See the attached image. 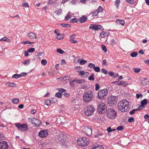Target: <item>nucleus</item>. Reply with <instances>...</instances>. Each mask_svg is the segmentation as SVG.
<instances>
[{
	"instance_id": "9b49d317",
	"label": "nucleus",
	"mask_w": 149,
	"mask_h": 149,
	"mask_svg": "<svg viewBox=\"0 0 149 149\" xmlns=\"http://www.w3.org/2000/svg\"><path fill=\"white\" fill-rule=\"evenodd\" d=\"M9 146L7 142L4 141L0 142V149H8Z\"/></svg>"
},
{
	"instance_id": "423d86ee",
	"label": "nucleus",
	"mask_w": 149,
	"mask_h": 149,
	"mask_svg": "<svg viewBox=\"0 0 149 149\" xmlns=\"http://www.w3.org/2000/svg\"><path fill=\"white\" fill-rule=\"evenodd\" d=\"M97 108V111L100 113L104 114L107 111L106 106L104 103H99Z\"/></svg>"
},
{
	"instance_id": "f704fd0d",
	"label": "nucleus",
	"mask_w": 149,
	"mask_h": 149,
	"mask_svg": "<svg viewBox=\"0 0 149 149\" xmlns=\"http://www.w3.org/2000/svg\"><path fill=\"white\" fill-rule=\"evenodd\" d=\"M61 25L62 27H70L71 26L69 24H64V23L61 24Z\"/></svg>"
},
{
	"instance_id": "b1692460",
	"label": "nucleus",
	"mask_w": 149,
	"mask_h": 149,
	"mask_svg": "<svg viewBox=\"0 0 149 149\" xmlns=\"http://www.w3.org/2000/svg\"><path fill=\"white\" fill-rule=\"evenodd\" d=\"M6 85L10 87H15L16 86V84L14 83L11 82H7L6 83Z\"/></svg>"
},
{
	"instance_id": "864d4df0",
	"label": "nucleus",
	"mask_w": 149,
	"mask_h": 149,
	"mask_svg": "<svg viewBox=\"0 0 149 149\" xmlns=\"http://www.w3.org/2000/svg\"><path fill=\"white\" fill-rule=\"evenodd\" d=\"M123 129V127L122 126H120L118 127L117 128L116 130L120 131H122Z\"/></svg>"
},
{
	"instance_id": "2f4dec72",
	"label": "nucleus",
	"mask_w": 149,
	"mask_h": 149,
	"mask_svg": "<svg viewBox=\"0 0 149 149\" xmlns=\"http://www.w3.org/2000/svg\"><path fill=\"white\" fill-rule=\"evenodd\" d=\"M79 21L78 19L76 18H74L70 20V22L71 23H74L75 22H77Z\"/></svg>"
},
{
	"instance_id": "338daca9",
	"label": "nucleus",
	"mask_w": 149,
	"mask_h": 149,
	"mask_svg": "<svg viewBox=\"0 0 149 149\" xmlns=\"http://www.w3.org/2000/svg\"><path fill=\"white\" fill-rule=\"evenodd\" d=\"M4 137V135L2 133H0V140H1L3 139Z\"/></svg>"
},
{
	"instance_id": "6ab92c4d",
	"label": "nucleus",
	"mask_w": 149,
	"mask_h": 149,
	"mask_svg": "<svg viewBox=\"0 0 149 149\" xmlns=\"http://www.w3.org/2000/svg\"><path fill=\"white\" fill-rule=\"evenodd\" d=\"M76 37V35L75 34H72L70 37V41L71 42H72L73 43H75L77 42V41L74 40V39L75 37Z\"/></svg>"
},
{
	"instance_id": "bf43d9fd",
	"label": "nucleus",
	"mask_w": 149,
	"mask_h": 149,
	"mask_svg": "<svg viewBox=\"0 0 149 149\" xmlns=\"http://www.w3.org/2000/svg\"><path fill=\"white\" fill-rule=\"evenodd\" d=\"M102 49L104 51V52H107V49L106 47L104 45H102Z\"/></svg>"
},
{
	"instance_id": "393cba45",
	"label": "nucleus",
	"mask_w": 149,
	"mask_h": 149,
	"mask_svg": "<svg viewBox=\"0 0 149 149\" xmlns=\"http://www.w3.org/2000/svg\"><path fill=\"white\" fill-rule=\"evenodd\" d=\"M147 102L148 100L147 99H144L141 102V105L142 106H144L147 103Z\"/></svg>"
},
{
	"instance_id": "5701e85b",
	"label": "nucleus",
	"mask_w": 149,
	"mask_h": 149,
	"mask_svg": "<svg viewBox=\"0 0 149 149\" xmlns=\"http://www.w3.org/2000/svg\"><path fill=\"white\" fill-rule=\"evenodd\" d=\"M72 13L70 12H69L66 16L65 17V20H68L69 19L71 18L72 15Z\"/></svg>"
},
{
	"instance_id": "9d476101",
	"label": "nucleus",
	"mask_w": 149,
	"mask_h": 149,
	"mask_svg": "<svg viewBox=\"0 0 149 149\" xmlns=\"http://www.w3.org/2000/svg\"><path fill=\"white\" fill-rule=\"evenodd\" d=\"M58 140L60 143L63 146L66 145L67 142L65 141V135L60 134L58 136Z\"/></svg>"
},
{
	"instance_id": "c03bdc74",
	"label": "nucleus",
	"mask_w": 149,
	"mask_h": 149,
	"mask_svg": "<svg viewBox=\"0 0 149 149\" xmlns=\"http://www.w3.org/2000/svg\"><path fill=\"white\" fill-rule=\"evenodd\" d=\"M127 2L130 4H133L135 1V0H126Z\"/></svg>"
},
{
	"instance_id": "dca6fc26",
	"label": "nucleus",
	"mask_w": 149,
	"mask_h": 149,
	"mask_svg": "<svg viewBox=\"0 0 149 149\" xmlns=\"http://www.w3.org/2000/svg\"><path fill=\"white\" fill-rule=\"evenodd\" d=\"M109 34V33L107 31H102L100 33V36L102 38H105Z\"/></svg>"
},
{
	"instance_id": "5fc2aeb1",
	"label": "nucleus",
	"mask_w": 149,
	"mask_h": 149,
	"mask_svg": "<svg viewBox=\"0 0 149 149\" xmlns=\"http://www.w3.org/2000/svg\"><path fill=\"white\" fill-rule=\"evenodd\" d=\"M35 49L34 48H30L28 49V51L29 53L33 52H34Z\"/></svg>"
},
{
	"instance_id": "c9c22d12",
	"label": "nucleus",
	"mask_w": 149,
	"mask_h": 149,
	"mask_svg": "<svg viewBox=\"0 0 149 149\" xmlns=\"http://www.w3.org/2000/svg\"><path fill=\"white\" fill-rule=\"evenodd\" d=\"M98 13V11L96 10L91 13L90 15H92L94 16H95L97 15Z\"/></svg>"
},
{
	"instance_id": "c85d7f7f",
	"label": "nucleus",
	"mask_w": 149,
	"mask_h": 149,
	"mask_svg": "<svg viewBox=\"0 0 149 149\" xmlns=\"http://www.w3.org/2000/svg\"><path fill=\"white\" fill-rule=\"evenodd\" d=\"M28 121L30 123H31L32 125H33V123L35 120V118H28Z\"/></svg>"
},
{
	"instance_id": "a18cd8bd",
	"label": "nucleus",
	"mask_w": 149,
	"mask_h": 149,
	"mask_svg": "<svg viewBox=\"0 0 149 149\" xmlns=\"http://www.w3.org/2000/svg\"><path fill=\"white\" fill-rule=\"evenodd\" d=\"M141 70V69L139 68H133V71L136 73H139L140 71Z\"/></svg>"
},
{
	"instance_id": "f257e3e1",
	"label": "nucleus",
	"mask_w": 149,
	"mask_h": 149,
	"mask_svg": "<svg viewBox=\"0 0 149 149\" xmlns=\"http://www.w3.org/2000/svg\"><path fill=\"white\" fill-rule=\"evenodd\" d=\"M129 106V102L127 100L123 99L118 104V110L122 112L127 111Z\"/></svg>"
},
{
	"instance_id": "e433bc0d",
	"label": "nucleus",
	"mask_w": 149,
	"mask_h": 149,
	"mask_svg": "<svg viewBox=\"0 0 149 149\" xmlns=\"http://www.w3.org/2000/svg\"><path fill=\"white\" fill-rule=\"evenodd\" d=\"M63 94L60 92H58L56 93L55 96V97H57L58 98H61Z\"/></svg>"
},
{
	"instance_id": "473e14b6",
	"label": "nucleus",
	"mask_w": 149,
	"mask_h": 149,
	"mask_svg": "<svg viewBox=\"0 0 149 149\" xmlns=\"http://www.w3.org/2000/svg\"><path fill=\"white\" fill-rule=\"evenodd\" d=\"M12 102L15 104H17L19 102V100L17 98H13L12 100Z\"/></svg>"
},
{
	"instance_id": "6e6d98bb",
	"label": "nucleus",
	"mask_w": 149,
	"mask_h": 149,
	"mask_svg": "<svg viewBox=\"0 0 149 149\" xmlns=\"http://www.w3.org/2000/svg\"><path fill=\"white\" fill-rule=\"evenodd\" d=\"M103 135V133H102L98 132L97 134H96L95 135V137H97L99 136H102Z\"/></svg>"
},
{
	"instance_id": "cd10ccee",
	"label": "nucleus",
	"mask_w": 149,
	"mask_h": 149,
	"mask_svg": "<svg viewBox=\"0 0 149 149\" xmlns=\"http://www.w3.org/2000/svg\"><path fill=\"white\" fill-rule=\"evenodd\" d=\"M1 41H5L8 42H10V40L6 37H4L0 40Z\"/></svg>"
},
{
	"instance_id": "72a5a7b5",
	"label": "nucleus",
	"mask_w": 149,
	"mask_h": 149,
	"mask_svg": "<svg viewBox=\"0 0 149 149\" xmlns=\"http://www.w3.org/2000/svg\"><path fill=\"white\" fill-rule=\"evenodd\" d=\"M51 103V100H45V104L49 106Z\"/></svg>"
},
{
	"instance_id": "6e6552de",
	"label": "nucleus",
	"mask_w": 149,
	"mask_h": 149,
	"mask_svg": "<svg viewBox=\"0 0 149 149\" xmlns=\"http://www.w3.org/2000/svg\"><path fill=\"white\" fill-rule=\"evenodd\" d=\"M95 111V109L92 105L88 106L86 110L85 111V114L89 116L92 115Z\"/></svg>"
},
{
	"instance_id": "4c0bfd02",
	"label": "nucleus",
	"mask_w": 149,
	"mask_h": 149,
	"mask_svg": "<svg viewBox=\"0 0 149 149\" xmlns=\"http://www.w3.org/2000/svg\"><path fill=\"white\" fill-rule=\"evenodd\" d=\"M95 66V65L93 63H89L88 65V67L91 68H94Z\"/></svg>"
},
{
	"instance_id": "ea45409f",
	"label": "nucleus",
	"mask_w": 149,
	"mask_h": 149,
	"mask_svg": "<svg viewBox=\"0 0 149 149\" xmlns=\"http://www.w3.org/2000/svg\"><path fill=\"white\" fill-rule=\"evenodd\" d=\"M56 51L57 52L60 54H63L64 53V51L62 49H56Z\"/></svg>"
},
{
	"instance_id": "37998d69",
	"label": "nucleus",
	"mask_w": 149,
	"mask_h": 149,
	"mask_svg": "<svg viewBox=\"0 0 149 149\" xmlns=\"http://www.w3.org/2000/svg\"><path fill=\"white\" fill-rule=\"evenodd\" d=\"M47 61L45 59H42L41 60V63L43 65H45L47 63Z\"/></svg>"
},
{
	"instance_id": "09e8293b",
	"label": "nucleus",
	"mask_w": 149,
	"mask_h": 149,
	"mask_svg": "<svg viewBox=\"0 0 149 149\" xmlns=\"http://www.w3.org/2000/svg\"><path fill=\"white\" fill-rule=\"evenodd\" d=\"M51 103H54L57 102V100L56 98L55 97H53L52 98V100H51Z\"/></svg>"
},
{
	"instance_id": "20e7f679",
	"label": "nucleus",
	"mask_w": 149,
	"mask_h": 149,
	"mask_svg": "<svg viewBox=\"0 0 149 149\" xmlns=\"http://www.w3.org/2000/svg\"><path fill=\"white\" fill-rule=\"evenodd\" d=\"M117 112L112 108L109 109L107 110V116L110 119H113L117 116Z\"/></svg>"
},
{
	"instance_id": "a211bd4d",
	"label": "nucleus",
	"mask_w": 149,
	"mask_h": 149,
	"mask_svg": "<svg viewBox=\"0 0 149 149\" xmlns=\"http://www.w3.org/2000/svg\"><path fill=\"white\" fill-rule=\"evenodd\" d=\"M41 123V121L40 120L35 118L33 125H34L38 127L40 126V125Z\"/></svg>"
},
{
	"instance_id": "0eeeda50",
	"label": "nucleus",
	"mask_w": 149,
	"mask_h": 149,
	"mask_svg": "<svg viewBox=\"0 0 149 149\" xmlns=\"http://www.w3.org/2000/svg\"><path fill=\"white\" fill-rule=\"evenodd\" d=\"M117 99L116 96H111L108 100L107 104L111 107L115 105L117 102Z\"/></svg>"
},
{
	"instance_id": "39448f33",
	"label": "nucleus",
	"mask_w": 149,
	"mask_h": 149,
	"mask_svg": "<svg viewBox=\"0 0 149 149\" xmlns=\"http://www.w3.org/2000/svg\"><path fill=\"white\" fill-rule=\"evenodd\" d=\"M108 93V91L104 89L99 91L98 92L97 98L99 99L102 100L106 97Z\"/></svg>"
},
{
	"instance_id": "a19ab883",
	"label": "nucleus",
	"mask_w": 149,
	"mask_h": 149,
	"mask_svg": "<svg viewBox=\"0 0 149 149\" xmlns=\"http://www.w3.org/2000/svg\"><path fill=\"white\" fill-rule=\"evenodd\" d=\"M128 85V83L124 81H122V86H126Z\"/></svg>"
},
{
	"instance_id": "a878e982",
	"label": "nucleus",
	"mask_w": 149,
	"mask_h": 149,
	"mask_svg": "<svg viewBox=\"0 0 149 149\" xmlns=\"http://www.w3.org/2000/svg\"><path fill=\"white\" fill-rule=\"evenodd\" d=\"M92 149H104L103 146L102 145H97L95 146Z\"/></svg>"
},
{
	"instance_id": "ddd939ff",
	"label": "nucleus",
	"mask_w": 149,
	"mask_h": 149,
	"mask_svg": "<svg viewBox=\"0 0 149 149\" xmlns=\"http://www.w3.org/2000/svg\"><path fill=\"white\" fill-rule=\"evenodd\" d=\"M91 26L89 27V29L95 31L98 30L99 29H101L102 26L100 25H94L93 24H91Z\"/></svg>"
},
{
	"instance_id": "f8f14e48",
	"label": "nucleus",
	"mask_w": 149,
	"mask_h": 149,
	"mask_svg": "<svg viewBox=\"0 0 149 149\" xmlns=\"http://www.w3.org/2000/svg\"><path fill=\"white\" fill-rule=\"evenodd\" d=\"M48 134V131L47 130H41L39 133V136L41 138L47 136Z\"/></svg>"
},
{
	"instance_id": "79ce46f5",
	"label": "nucleus",
	"mask_w": 149,
	"mask_h": 149,
	"mask_svg": "<svg viewBox=\"0 0 149 149\" xmlns=\"http://www.w3.org/2000/svg\"><path fill=\"white\" fill-rule=\"evenodd\" d=\"M94 70L95 71L97 72H99L100 71V68L98 67H95L94 68Z\"/></svg>"
},
{
	"instance_id": "8fccbe9b",
	"label": "nucleus",
	"mask_w": 149,
	"mask_h": 149,
	"mask_svg": "<svg viewBox=\"0 0 149 149\" xmlns=\"http://www.w3.org/2000/svg\"><path fill=\"white\" fill-rule=\"evenodd\" d=\"M134 119L133 117H131L130 118L128 119V121L129 123H132L134 122Z\"/></svg>"
},
{
	"instance_id": "4468645a",
	"label": "nucleus",
	"mask_w": 149,
	"mask_h": 149,
	"mask_svg": "<svg viewBox=\"0 0 149 149\" xmlns=\"http://www.w3.org/2000/svg\"><path fill=\"white\" fill-rule=\"evenodd\" d=\"M140 83L143 86H146L148 84V79L145 78H141L140 80Z\"/></svg>"
},
{
	"instance_id": "4d7b16f0",
	"label": "nucleus",
	"mask_w": 149,
	"mask_h": 149,
	"mask_svg": "<svg viewBox=\"0 0 149 149\" xmlns=\"http://www.w3.org/2000/svg\"><path fill=\"white\" fill-rule=\"evenodd\" d=\"M74 80L72 81H70V86L72 87H74Z\"/></svg>"
},
{
	"instance_id": "58836bf2",
	"label": "nucleus",
	"mask_w": 149,
	"mask_h": 149,
	"mask_svg": "<svg viewBox=\"0 0 149 149\" xmlns=\"http://www.w3.org/2000/svg\"><path fill=\"white\" fill-rule=\"evenodd\" d=\"M138 55L137 53L136 52H134L132 53H131L130 54L131 56L132 57H136Z\"/></svg>"
},
{
	"instance_id": "13d9d810",
	"label": "nucleus",
	"mask_w": 149,
	"mask_h": 149,
	"mask_svg": "<svg viewBox=\"0 0 149 149\" xmlns=\"http://www.w3.org/2000/svg\"><path fill=\"white\" fill-rule=\"evenodd\" d=\"M58 91L61 92H65L66 91V90L63 88H59L58 89Z\"/></svg>"
},
{
	"instance_id": "1a4fd4ad",
	"label": "nucleus",
	"mask_w": 149,
	"mask_h": 149,
	"mask_svg": "<svg viewBox=\"0 0 149 149\" xmlns=\"http://www.w3.org/2000/svg\"><path fill=\"white\" fill-rule=\"evenodd\" d=\"M88 142V141L85 137L79 138L77 140L78 145L83 146H86Z\"/></svg>"
},
{
	"instance_id": "774afa93",
	"label": "nucleus",
	"mask_w": 149,
	"mask_h": 149,
	"mask_svg": "<svg viewBox=\"0 0 149 149\" xmlns=\"http://www.w3.org/2000/svg\"><path fill=\"white\" fill-rule=\"evenodd\" d=\"M23 6L25 7H28L29 5L28 3H25L23 4Z\"/></svg>"
},
{
	"instance_id": "680f3d73",
	"label": "nucleus",
	"mask_w": 149,
	"mask_h": 149,
	"mask_svg": "<svg viewBox=\"0 0 149 149\" xmlns=\"http://www.w3.org/2000/svg\"><path fill=\"white\" fill-rule=\"evenodd\" d=\"M95 89L96 91L98 90L100 88V86L98 84H96L95 85Z\"/></svg>"
},
{
	"instance_id": "4be33fe9",
	"label": "nucleus",
	"mask_w": 149,
	"mask_h": 149,
	"mask_svg": "<svg viewBox=\"0 0 149 149\" xmlns=\"http://www.w3.org/2000/svg\"><path fill=\"white\" fill-rule=\"evenodd\" d=\"M87 19L86 16H83L80 18L79 22L81 23H82L86 21Z\"/></svg>"
},
{
	"instance_id": "603ef678",
	"label": "nucleus",
	"mask_w": 149,
	"mask_h": 149,
	"mask_svg": "<svg viewBox=\"0 0 149 149\" xmlns=\"http://www.w3.org/2000/svg\"><path fill=\"white\" fill-rule=\"evenodd\" d=\"M62 12V10L60 9L58 10H56L55 12V13L57 15H60L61 14Z\"/></svg>"
},
{
	"instance_id": "3c124183",
	"label": "nucleus",
	"mask_w": 149,
	"mask_h": 149,
	"mask_svg": "<svg viewBox=\"0 0 149 149\" xmlns=\"http://www.w3.org/2000/svg\"><path fill=\"white\" fill-rule=\"evenodd\" d=\"M103 10V9L101 6H100L98 8L97 10V11H98V13L101 12Z\"/></svg>"
},
{
	"instance_id": "69168bd1",
	"label": "nucleus",
	"mask_w": 149,
	"mask_h": 149,
	"mask_svg": "<svg viewBox=\"0 0 149 149\" xmlns=\"http://www.w3.org/2000/svg\"><path fill=\"white\" fill-rule=\"evenodd\" d=\"M138 109H134L133 110H132V111H130V113L131 114H133L134 113H135V111H136Z\"/></svg>"
},
{
	"instance_id": "bb28decb",
	"label": "nucleus",
	"mask_w": 149,
	"mask_h": 149,
	"mask_svg": "<svg viewBox=\"0 0 149 149\" xmlns=\"http://www.w3.org/2000/svg\"><path fill=\"white\" fill-rule=\"evenodd\" d=\"M30 61L31 59H28L24 61L22 63L25 65L27 66L29 64Z\"/></svg>"
},
{
	"instance_id": "de8ad7c7",
	"label": "nucleus",
	"mask_w": 149,
	"mask_h": 149,
	"mask_svg": "<svg viewBox=\"0 0 149 149\" xmlns=\"http://www.w3.org/2000/svg\"><path fill=\"white\" fill-rule=\"evenodd\" d=\"M136 97L137 99L141 98L143 97V95L141 94L137 93L136 95Z\"/></svg>"
},
{
	"instance_id": "2eb2a0df",
	"label": "nucleus",
	"mask_w": 149,
	"mask_h": 149,
	"mask_svg": "<svg viewBox=\"0 0 149 149\" xmlns=\"http://www.w3.org/2000/svg\"><path fill=\"white\" fill-rule=\"evenodd\" d=\"M84 132H85L88 135H90L92 133V129L88 127L84 128L83 130Z\"/></svg>"
},
{
	"instance_id": "e2e57ef3",
	"label": "nucleus",
	"mask_w": 149,
	"mask_h": 149,
	"mask_svg": "<svg viewBox=\"0 0 149 149\" xmlns=\"http://www.w3.org/2000/svg\"><path fill=\"white\" fill-rule=\"evenodd\" d=\"M101 71L104 74H107L108 73L107 71H106L104 68H102L101 69Z\"/></svg>"
},
{
	"instance_id": "412c9836",
	"label": "nucleus",
	"mask_w": 149,
	"mask_h": 149,
	"mask_svg": "<svg viewBox=\"0 0 149 149\" xmlns=\"http://www.w3.org/2000/svg\"><path fill=\"white\" fill-rule=\"evenodd\" d=\"M116 22L118 24H121L122 26H123L125 24V22L123 20L117 19L116 20Z\"/></svg>"
},
{
	"instance_id": "c756f323",
	"label": "nucleus",
	"mask_w": 149,
	"mask_h": 149,
	"mask_svg": "<svg viewBox=\"0 0 149 149\" xmlns=\"http://www.w3.org/2000/svg\"><path fill=\"white\" fill-rule=\"evenodd\" d=\"M94 76L95 75L94 74H92L88 78V79L90 81H94L95 79L94 78Z\"/></svg>"
},
{
	"instance_id": "49530a36",
	"label": "nucleus",
	"mask_w": 149,
	"mask_h": 149,
	"mask_svg": "<svg viewBox=\"0 0 149 149\" xmlns=\"http://www.w3.org/2000/svg\"><path fill=\"white\" fill-rule=\"evenodd\" d=\"M120 1L119 0H116L115 3L116 5V7L118 8L119 6V4L120 3Z\"/></svg>"
},
{
	"instance_id": "aec40b11",
	"label": "nucleus",
	"mask_w": 149,
	"mask_h": 149,
	"mask_svg": "<svg viewBox=\"0 0 149 149\" xmlns=\"http://www.w3.org/2000/svg\"><path fill=\"white\" fill-rule=\"evenodd\" d=\"M28 36L31 39H33L36 38L35 33L33 32L29 33L28 35Z\"/></svg>"
},
{
	"instance_id": "7c9ffc66",
	"label": "nucleus",
	"mask_w": 149,
	"mask_h": 149,
	"mask_svg": "<svg viewBox=\"0 0 149 149\" xmlns=\"http://www.w3.org/2000/svg\"><path fill=\"white\" fill-rule=\"evenodd\" d=\"M22 76V75L20 74H15L12 76V78L17 79Z\"/></svg>"
},
{
	"instance_id": "0e129e2a",
	"label": "nucleus",
	"mask_w": 149,
	"mask_h": 149,
	"mask_svg": "<svg viewBox=\"0 0 149 149\" xmlns=\"http://www.w3.org/2000/svg\"><path fill=\"white\" fill-rule=\"evenodd\" d=\"M87 62V61L85 60H83L80 61L79 63L81 65H83Z\"/></svg>"
},
{
	"instance_id": "052dcab7",
	"label": "nucleus",
	"mask_w": 149,
	"mask_h": 149,
	"mask_svg": "<svg viewBox=\"0 0 149 149\" xmlns=\"http://www.w3.org/2000/svg\"><path fill=\"white\" fill-rule=\"evenodd\" d=\"M85 72H84L83 71H80L79 72V74L82 76L84 75Z\"/></svg>"
},
{
	"instance_id": "7ed1b4c3",
	"label": "nucleus",
	"mask_w": 149,
	"mask_h": 149,
	"mask_svg": "<svg viewBox=\"0 0 149 149\" xmlns=\"http://www.w3.org/2000/svg\"><path fill=\"white\" fill-rule=\"evenodd\" d=\"M14 125L19 131L24 132H26L28 130V126L26 123L21 124L19 123H16L14 124Z\"/></svg>"
},
{
	"instance_id": "f03ea898",
	"label": "nucleus",
	"mask_w": 149,
	"mask_h": 149,
	"mask_svg": "<svg viewBox=\"0 0 149 149\" xmlns=\"http://www.w3.org/2000/svg\"><path fill=\"white\" fill-rule=\"evenodd\" d=\"M94 94L93 92L91 91L86 92L83 95V100L85 102H87L91 101L93 98Z\"/></svg>"
},
{
	"instance_id": "f3484780",
	"label": "nucleus",
	"mask_w": 149,
	"mask_h": 149,
	"mask_svg": "<svg viewBox=\"0 0 149 149\" xmlns=\"http://www.w3.org/2000/svg\"><path fill=\"white\" fill-rule=\"evenodd\" d=\"M74 82L78 84H83L85 83V80L83 79H75L74 80Z\"/></svg>"
}]
</instances>
